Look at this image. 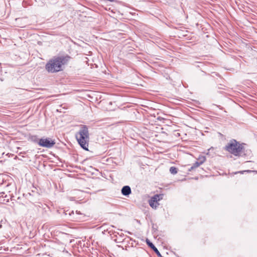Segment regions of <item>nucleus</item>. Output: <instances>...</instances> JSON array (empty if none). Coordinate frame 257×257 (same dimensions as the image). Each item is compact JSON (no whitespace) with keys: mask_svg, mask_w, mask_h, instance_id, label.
<instances>
[{"mask_svg":"<svg viewBox=\"0 0 257 257\" xmlns=\"http://www.w3.org/2000/svg\"><path fill=\"white\" fill-rule=\"evenodd\" d=\"M64 213H65V215H68L69 216L71 217V218L73 219H77L78 218L76 217V215L80 214L77 212V211H76V213H75L73 211H69V210H64Z\"/></svg>","mask_w":257,"mask_h":257,"instance_id":"nucleus-7","label":"nucleus"},{"mask_svg":"<svg viewBox=\"0 0 257 257\" xmlns=\"http://www.w3.org/2000/svg\"><path fill=\"white\" fill-rule=\"evenodd\" d=\"M55 144V141L52 139L43 138L40 139L39 146L47 148H51Z\"/></svg>","mask_w":257,"mask_h":257,"instance_id":"nucleus-4","label":"nucleus"},{"mask_svg":"<svg viewBox=\"0 0 257 257\" xmlns=\"http://www.w3.org/2000/svg\"><path fill=\"white\" fill-rule=\"evenodd\" d=\"M121 193L124 196H128L131 193V189L129 186H124L121 189Z\"/></svg>","mask_w":257,"mask_h":257,"instance_id":"nucleus-8","label":"nucleus"},{"mask_svg":"<svg viewBox=\"0 0 257 257\" xmlns=\"http://www.w3.org/2000/svg\"><path fill=\"white\" fill-rule=\"evenodd\" d=\"M2 228V225L1 224H0V228Z\"/></svg>","mask_w":257,"mask_h":257,"instance_id":"nucleus-14","label":"nucleus"},{"mask_svg":"<svg viewBox=\"0 0 257 257\" xmlns=\"http://www.w3.org/2000/svg\"><path fill=\"white\" fill-rule=\"evenodd\" d=\"M201 165L200 164V163H199L198 161H196L195 163H194L192 166L188 169V171H192V170H193L194 169L198 167L199 166H200Z\"/></svg>","mask_w":257,"mask_h":257,"instance_id":"nucleus-10","label":"nucleus"},{"mask_svg":"<svg viewBox=\"0 0 257 257\" xmlns=\"http://www.w3.org/2000/svg\"><path fill=\"white\" fill-rule=\"evenodd\" d=\"M249 171H249V170H247V171H240V172H238V173H241V174H243V173L244 172H249Z\"/></svg>","mask_w":257,"mask_h":257,"instance_id":"nucleus-13","label":"nucleus"},{"mask_svg":"<svg viewBox=\"0 0 257 257\" xmlns=\"http://www.w3.org/2000/svg\"><path fill=\"white\" fill-rule=\"evenodd\" d=\"M206 161V158L204 156L199 157L198 158V162L200 165H202L203 163H204Z\"/></svg>","mask_w":257,"mask_h":257,"instance_id":"nucleus-12","label":"nucleus"},{"mask_svg":"<svg viewBox=\"0 0 257 257\" xmlns=\"http://www.w3.org/2000/svg\"><path fill=\"white\" fill-rule=\"evenodd\" d=\"M223 150L235 156L239 157L245 154L243 144H239L234 139L231 140L223 147Z\"/></svg>","mask_w":257,"mask_h":257,"instance_id":"nucleus-2","label":"nucleus"},{"mask_svg":"<svg viewBox=\"0 0 257 257\" xmlns=\"http://www.w3.org/2000/svg\"><path fill=\"white\" fill-rule=\"evenodd\" d=\"M146 242L148 245L154 250L159 257H162L158 249L152 242H151L148 239H147Z\"/></svg>","mask_w":257,"mask_h":257,"instance_id":"nucleus-6","label":"nucleus"},{"mask_svg":"<svg viewBox=\"0 0 257 257\" xmlns=\"http://www.w3.org/2000/svg\"><path fill=\"white\" fill-rule=\"evenodd\" d=\"M76 138L81 147L88 151L89 132L86 125H81L79 132L76 134Z\"/></svg>","mask_w":257,"mask_h":257,"instance_id":"nucleus-3","label":"nucleus"},{"mask_svg":"<svg viewBox=\"0 0 257 257\" xmlns=\"http://www.w3.org/2000/svg\"><path fill=\"white\" fill-rule=\"evenodd\" d=\"M170 172L173 175L176 174L178 172V169L174 166L171 167L169 169Z\"/></svg>","mask_w":257,"mask_h":257,"instance_id":"nucleus-11","label":"nucleus"},{"mask_svg":"<svg viewBox=\"0 0 257 257\" xmlns=\"http://www.w3.org/2000/svg\"><path fill=\"white\" fill-rule=\"evenodd\" d=\"M163 194H156L153 196L149 201V204L153 208H156L159 205L158 201L163 199Z\"/></svg>","mask_w":257,"mask_h":257,"instance_id":"nucleus-5","label":"nucleus"},{"mask_svg":"<svg viewBox=\"0 0 257 257\" xmlns=\"http://www.w3.org/2000/svg\"><path fill=\"white\" fill-rule=\"evenodd\" d=\"M29 140L31 142H33L34 143L38 144V145L39 146L40 139H39L38 137L37 136L33 135V136H30V138H29Z\"/></svg>","mask_w":257,"mask_h":257,"instance_id":"nucleus-9","label":"nucleus"},{"mask_svg":"<svg viewBox=\"0 0 257 257\" xmlns=\"http://www.w3.org/2000/svg\"><path fill=\"white\" fill-rule=\"evenodd\" d=\"M70 58L67 55L54 57L47 63L45 69L49 73L59 72L63 70V66L67 64Z\"/></svg>","mask_w":257,"mask_h":257,"instance_id":"nucleus-1","label":"nucleus"}]
</instances>
